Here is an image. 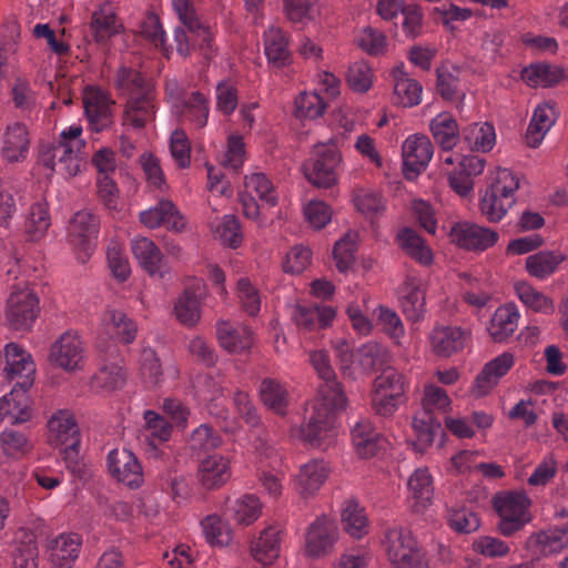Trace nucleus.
<instances>
[{"instance_id":"c756f323","label":"nucleus","mask_w":568,"mask_h":568,"mask_svg":"<svg viewBox=\"0 0 568 568\" xmlns=\"http://www.w3.org/2000/svg\"><path fill=\"white\" fill-rule=\"evenodd\" d=\"M335 311L331 306H313L297 305L295 307L293 320L295 324L306 331L316 328H326L333 322Z\"/></svg>"},{"instance_id":"412c9836","label":"nucleus","mask_w":568,"mask_h":568,"mask_svg":"<svg viewBox=\"0 0 568 568\" xmlns=\"http://www.w3.org/2000/svg\"><path fill=\"white\" fill-rule=\"evenodd\" d=\"M220 346L231 354H240L253 346V332L245 325H233L227 321L216 323Z\"/></svg>"},{"instance_id":"79ce46f5","label":"nucleus","mask_w":568,"mask_h":568,"mask_svg":"<svg viewBox=\"0 0 568 568\" xmlns=\"http://www.w3.org/2000/svg\"><path fill=\"white\" fill-rule=\"evenodd\" d=\"M565 256L551 251H541L532 254L526 260V267L530 275L544 280L555 273Z\"/></svg>"},{"instance_id":"2eb2a0df","label":"nucleus","mask_w":568,"mask_h":568,"mask_svg":"<svg viewBox=\"0 0 568 568\" xmlns=\"http://www.w3.org/2000/svg\"><path fill=\"white\" fill-rule=\"evenodd\" d=\"M7 366L4 371L14 385L31 387L34 382L36 365L32 356L16 343L6 346Z\"/></svg>"},{"instance_id":"f3484780","label":"nucleus","mask_w":568,"mask_h":568,"mask_svg":"<svg viewBox=\"0 0 568 568\" xmlns=\"http://www.w3.org/2000/svg\"><path fill=\"white\" fill-rule=\"evenodd\" d=\"M469 338V333L457 326L435 327L429 335L433 353L445 358L462 352L467 346Z\"/></svg>"},{"instance_id":"a18cd8bd","label":"nucleus","mask_w":568,"mask_h":568,"mask_svg":"<svg viewBox=\"0 0 568 568\" xmlns=\"http://www.w3.org/2000/svg\"><path fill=\"white\" fill-rule=\"evenodd\" d=\"M260 396L265 406L270 409L284 414L287 406V393L285 388L273 378H264L260 386Z\"/></svg>"},{"instance_id":"20e7f679","label":"nucleus","mask_w":568,"mask_h":568,"mask_svg":"<svg viewBox=\"0 0 568 568\" xmlns=\"http://www.w3.org/2000/svg\"><path fill=\"white\" fill-rule=\"evenodd\" d=\"M341 163L342 154L335 142L329 140L314 145L313 158L303 164V172L314 186L328 189L337 182Z\"/></svg>"},{"instance_id":"e2e57ef3","label":"nucleus","mask_w":568,"mask_h":568,"mask_svg":"<svg viewBox=\"0 0 568 568\" xmlns=\"http://www.w3.org/2000/svg\"><path fill=\"white\" fill-rule=\"evenodd\" d=\"M297 115L305 119H317L325 112V103L322 97L315 92L302 93L295 101Z\"/></svg>"},{"instance_id":"09e8293b","label":"nucleus","mask_w":568,"mask_h":568,"mask_svg":"<svg viewBox=\"0 0 568 568\" xmlns=\"http://www.w3.org/2000/svg\"><path fill=\"white\" fill-rule=\"evenodd\" d=\"M515 292L519 300L535 312L548 314L554 311L552 301L530 284L519 282L515 284Z\"/></svg>"},{"instance_id":"72a5a7b5","label":"nucleus","mask_w":568,"mask_h":568,"mask_svg":"<svg viewBox=\"0 0 568 568\" xmlns=\"http://www.w3.org/2000/svg\"><path fill=\"white\" fill-rule=\"evenodd\" d=\"M50 442L67 446L71 440L80 439V430L74 417L67 410H60L48 422Z\"/></svg>"},{"instance_id":"3c124183","label":"nucleus","mask_w":568,"mask_h":568,"mask_svg":"<svg viewBox=\"0 0 568 568\" xmlns=\"http://www.w3.org/2000/svg\"><path fill=\"white\" fill-rule=\"evenodd\" d=\"M206 541L213 546H226L232 540L229 526L216 515L206 516L201 523Z\"/></svg>"},{"instance_id":"338daca9","label":"nucleus","mask_w":568,"mask_h":568,"mask_svg":"<svg viewBox=\"0 0 568 568\" xmlns=\"http://www.w3.org/2000/svg\"><path fill=\"white\" fill-rule=\"evenodd\" d=\"M347 83L349 88L358 93H364L372 85V70L365 62H355L348 68Z\"/></svg>"},{"instance_id":"1a4fd4ad","label":"nucleus","mask_w":568,"mask_h":568,"mask_svg":"<svg viewBox=\"0 0 568 568\" xmlns=\"http://www.w3.org/2000/svg\"><path fill=\"white\" fill-rule=\"evenodd\" d=\"M449 237L458 247L475 252L487 250L497 240L496 233L490 229L468 221L455 223L449 231Z\"/></svg>"},{"instance_id":"9d476101","label":"nucleus","mask_w":568,"mask_h":568,"mask_svg":"<svg viewBox=\"0 0 568 568\" xmlns=\"http://www.w3.org/2000/svg\"><path fill=\"white\" fill-rule=\"evenodd\" d=\"M434 146L428 136L415 134L403 144L404 175L412 180L416 178L432 160Z\"/></svg>"},{"instance_id":"7ed1b4c3","label":"nucleus","mask_w":568,"mask_h":568,"mask_svg":"<svg viewBox=\"0 0 568 568\" xmlns=\"http://www.w3.org/2000/svg\"><path fill=\"white\" fill-rule=\"evenodd\" d=\"M382 544L395 568H429L423 548L409 529L402 526L387 528Z\"/></svg>"},{"instance_id":"774afa93","label":"nucleus","mask_w":568,"mask_h":568,"mask_svg":"<svg viewBox=\"0 0 568 568\" xmlns=\"http://www.w3.org/2000/svg\"><path fill=\"white\" fill-rule=\"evenodd\" d=\"M377 320L382 329L397 343L404 336L405 329L402 320L397 313L388 307L379 306L377 308Z\"/></svg>"},{"instance_id":"13d9d810","label":"nucleus","mask_w":568,"mask_h":568,"mask_svg":"<svg viewBox=\"0 0 568 568\" xmlns=\"http://www.w3.org/2000/svg\"><path fill=\"white\" fill-rule=\"evenodd\" d=\"M221 444V436L209 424L200 425L190 437V447L195 452H209L217 448Z\"/></svg>"},{"instance_id":"69168bd1","label":"nucleus","mask_w":568,"mask_h":568,"mask_svg":"<svg viewBox=\"0 0 568 568\" xmlns=\"http://www.w3.org/2000/svg\"><path fill=\"white\" fill-rule=\"evenodd\" d=\"M141 374L149 385H156L162 376V367L156 353L152 348H144L140 356Z\"/></svg>"},{"instance_id":"6e6d98bb","label":"nucleus","mask_w":568,"mask_h":568,"mask_svg":"<svg viewBox=\"0 0 568 568\" xmlns=\"http://www.w3.org/2000/svg\"><path fill=\"white\" fill-rule=\"evenodd\" d=\"M287 19L293 23H305L315 18L317 0H283Z\"/></svg>"},{"instance_id":"a878e982","label":"nucleus","mask_w":568,"mask_h":568,"mask_svg":"<svg viewBox=\"0 0 568 568\" xmlns=\"http://www.w3.org/2000/svg\"><path fill=\"white\" fill-rule=\"evenodd\" d=\"M495 129L490 123H470L460 131V150L470 152L489 151L495 142Z\"/></svg>"},{"instance_id":"0eeeda50","label":"nucleus","mask_w":568,"mask_h":568,"mask_svg":"<svg viewBox=\"0 0 568 568\" xmlns=\"http://www.w3.org/2000/svg\"><path fill=\"white\" fill-rule=\"evenodd\" d=\"M40 313L39 298L30 288L12 292L7 302L6 320L16 331H29Z\"/></svg>"},{"instance_id":"37998d69","label":"nucleus","mask_w":568,"mask_h":568,"mask_svg":"<svg viewBox=\"0 0 568 568\" xmlns=\"http://www.w3.org/2000/svg\"><path fill=\"white\" fill-rule=\"evenodd\" d=\"M562 78V71L546 63L531 64L523 71L524 81L530 87H552Z\"/></svg>"},{"instance_id":"f8f14e48","label":"nucleus","mask_w":568,"mask_h":568,"mask_svg":"<svg viewBox=\"0 0 568 568\" xmlns=\"http://www.w3.org/2000/svg\"><path fill=\"white\" fill-rule=\"evenodd\" d=\"M49 359L55 366L71 372L81 368L83 361V345L80 337L71 332L63 333L52 344Z\"/></svg>"},{"instance_id":"ea45409f","label":"nucleus","mask_w":568,"mask_h":568,"mask_svg":"<svg viewBox=\"0 0 568 568\" xmlns=\"http://www.w3.org/2000/svg\"><path fill=\"white\" fill-rule=\"evenodd\" d=\"M251 554L263 565L272 564L280 556L278 530L273 527L264 529L251 546Z\"/></svg>"},{"instance_id":"c85d7f7f","label":"nucleus","mask_w":568,"mask_h":568,"mask_svg":"<svg viewBox=\"0 0 568 568\" xmlns=\"http://www.w3.org/2000/svg\"><path fill=\"white\" fill-rule=\"evenodd\" d=\"M341 524L343 530L354 539H362L368 534L369 521L365 508L354 499L343 504Z\"/></svg>"},{"instance_id":"6ab92c4d","label":"nucleus","mask_w":568,"mask_h":568,"mask_svg":"<svg viewBox=\"0 0 568 568\" xmlns=\"http://www.w3.org/2000/svg\"><path fill=\"white\" fill-rule=\"evenodd\" d=\"M30 387L14 385L11 392L0 399V419H8L12 425L31 419V399L28 395Z\"/></svg>"},{"instance_id":"4be33fe9","label":"nucleus","mask_w":568,"mask_h":568,"mask_svg":"<svg viewBox=\"0 0 568 568\" xmlns=\"http://www.w3.org/2000/svg\"><path fill=\"white\" fill-rule=\"evenodd\" d=\"M426 292L420 280L407 276L402 288L400 306L408 321L419 322L426 308Z\"/></svg>"},{"instance_id":"473e14b6","label":"nucleus","mask_w":568,"mask_h":568,"mask_svg":"<svg viewBox=\"0 0 568 568\" xmlns=\"http://www.w3.org/2000/svg\"><path fill=\"white\" fill-rule=\"evenodd\" d=\"M355 358L362 371L371 374L378 369L384 371L390 362V354L381 343L369 341L357 348Z\"/></svg>"},{"instance_id":"423d86ee","label":"nucleus","mask_w":568,"mask_h":568,"mask_svg":"<svg viewBox=\"0 0 568 568\" xmlns=\"http://www.w3.org/2000/svg\"><path fill=\"white\" fill-rule=\"evenodd\" d=\"M172 8L178 16L181 27L196 38L199 50L205 59H211L215 53L214 33L211 27L203 22L191 0H172Z\"/></svg>"},{"instance_id":"9b49d317","label":"nucleus","mask_w":568,"mask_h":568,"mask_svg":"<svg viewBox=\"0 0 568 568\" xmlns=\"http://www.w3.org/2000/svg\"><path fill=\"white\" fill-rule=\"evenodd\" d=\"M108 468L111 475L131 488L143 483V471L135 455L125 448L113 449L108 455Z\"/></svg>"},{"instance_id":"39448f33","label":"nucleus","mask_w":568,"mask_h":568,"mask_svg":"<svg viewBox=\"0 0 568 568\" xmlns=\"http://www.w3.org/2000/svg\"><path fill=\"white\" fill-rule=\"evenodd\" d=\"M100 367L92 377L93 386L106 392L124 386L126 374L121 365L122 358L114 342L98 344Z\"/></svg>"},{"instance_id":"0e129e2a","label":"nucleus","mask_w":568,"mask_h":568,"mask_svg":"<svg viewBox=\"0 0 568 568\" xmlns=\"http://www.w3.org/2000/svg\"><path fill=\"white\" fill-rule=\"evenodd\" d=\"M184 108L185 115L194 122L197 128L205 126L209 116V105L206 98L201 92H192Z\"/></svg>"},{"instance_id":"2f4dec72","label":"nucleus","mask_w":568,"mask_h":568,"mask_svg":"<svg viewBox=\"0 0 568 568\" xmlns=\"http://www.w3.org/2000/svg\"><path fill=\"white\" fill-rule=\"evenodd\" d=\"M435 142L444 150L450 151L459 144L460 132L454 116L448 112L437 114L429 123Z\"/></svg>"},{"instance_id":"aec40b11","label":"nucleus","mask_w":568,"mask_h":568,"mask_svg":"<svg viewBox=\"0 0 568 568\" xmlns=\"http://www.w3.org/2000/svg\"><path fill=\"white\" fill-rule=\"evenodd\" d=\"M351 435L354 448L361 458L374 457L387 444L368 418H361L356 422L352 427Z\"/></svg>"},{"instance_id":"5701e85b","label":"nucleus","mask_w":568,"mask_h":568,"mask_svg":"<svg viewBox=\"0 0 568 568\" xmlns=\"http://www.w3.org/2000/svg\"><path fill=\"white\" fill-rule=\"evenodd\" d=\"M264 52L273 68L282 69L292 63L288 37L280 27L271 26L263 34Z\"/></svg>"},{"instance_id":"6e6552de","label":"nucleus","mask_w":568,"mask_h":568,"mask_svg":"<svg viewBox=\"0 0 568 568\" xmlns=\"http://www.w3.org/2000/svg\"><path fill=\"white\" fill-rule=\"evenodd\" d=\"M529 521V499L524 493L499 495V535L513 536Z\"/></svg>"},{"instance_id":"603ef678","label":"nucleus","mask_w":568,"mask_h":568,"mask_svg":"<svg viewBox=\"0 0 568 568\" xmlns=\"http://www.w3.org/2000/svg\"><path fill=\"white\" fill-rule=\"evenodd\" d=\"M109 331L124 344H130L136 336V326L131 318L122 311L113 310L109 312Z\"/></svg>"},{"instance_id":"4c0bfd02","label":"nucleus","mask_w":568,"mask_h":568,"mask_svg":"<svg viewBox=\"0 0 568 568\" xmlns=\"http://www.w3.org/2000/svg\"><path fill=\"white\" fill-rule=\"evenodd\" d=\"M400 247L413 260L422 265L433 262V253L425 240L410 227H404L397 235Z\"/></svg>"},{"instance_id":"5fc2aeb1","label":"nucleus","mask_w":568,"mask_h":568,"mask_svg":"<svg viewBox=\"0 0 568 568\" xmlns=\"http://www.w3.org/2000/svg\"><path fill=\"white\" fill-rule=\"evenodd\" d=\"M214 233L224 245L232 248H236L242 244L243 233L241 223L235 215H224Z\"/></svg>"},{"instance_id":"4d7b16f0","label":"nucleus","mask_w":568,"mask_h":568,"mask_svg":"<svg viewBox=\"0 0 568 568\" xmlns=\"http://www.w3.org/2000/svg\"><path fill=\"white\" fill-rule=\"evenodd\" d=\"M50 224L51 222L47 204H33L30 209L27 224V233L29 234L30 240L37 241L42 237Z\"/></svg>"},{"instance_id":"f03ea898","label":"nucleus","mask_w":568,"mask_h":568,"mask_svg":"<svg viewBox=\"0 0 568 568\" xmlns=\"http://www.w3.org/2000/svg\"><path fill=\"white\" fill-rule=\"evenodd\" d=\"M115 83L121 94L129 97L125 121L135 129H143L155 114L151 80L138 69L121 65L116 71Z\"/></svg>"},{"instance_id":"bb28decb","label":"nucleus","mask_w":568,"mask_h":568,"mask_svg":"<svg viewBox=\"0 0 568 568\" xmlns=\"http://www.w3.org/2000/svg\"><path fill=\"white\" fill-rule=\"evenodd\" d=\"M413 428L417 437L414 447L420 453L432 446L436 438L442 439L445 436L442 423L429 412L417 414L413 419Z\"/></svg>"},{"instance_id":"f257e3e1","label":"nucleus","mask_w":568,"mask_h":568,"mask_svg":"<svg viewBox=\"0 0 568 568\" xmlns=\"http://www.w3.org/2000/svg\"><path fill=\"white\" fill-rule=\"evenodd\" d=\"M310 361L323 383L311 410H306L302 436L311 446L325 450L336 435L334 430L338 414L345 410L348 399L343 385L336 381L329 356L325 351H314Z\"/></svg>"},{"instance_id":"de8ad7c7","label":"nucleus","mask_w":568,"mask_h":568,"mask_svg":"<svg viewBox=\"0 0 568 568\" xmlns=\"http://www.w3.org/2000/svg\"><path fill=\"white\" fill-rule=\"evenodd\" d=\"M356 240V233L347 232L334 245L333 256L336 267L341 273L347 272L355 263V253L357 251Z\"/></svg>"},{"instance_id":"680f3d73","label":"nucleus","mask_w":568,"mask_h":568,"mask_svg":"<svg viewBox=\"0 0 568 568\" xmlns=\"http://www.w3.org/2000/svg\"><path fill=\"white\" fill-rule=\"evenodd\" d=\"M141 33L155 47L161 48L169 55L172 47L166 45L165 31L158 14L149 13L141 24Z\"/></svg>"},{"instance_id":"bf43d9fd","label":"nucleus","mask_w":568,"mask_h":568,"mask_svg":"<svg viewBox=\"0 0 568 568\" xmlns=\"http://www.w3.org/2000/svg\"><path fill=\"white\" fill-rule=\"evenodd\" d=\"M497 378V357L490 359L480 373L476 376L471 387L469 388V394L474 398H481L489 394L495 385V381Z\"/></svg>"},{"instance_id":"b1692460","label":"nucleus","mask_w":568,"mask_h":568,"mask_svg":"<svg viewBox=\"0 0 568 568\" xmlns=\"http://www.w3.org/2000/svg\"><path fill=\"white\" fill-rule=\"evenodd\" d=\"M555 122L556 111L552 104L545 102L537 105L525 134L526 145L531 149L538 148Z\"/></svg>"},{"instance_id":"c03bdc74","label":"nucleus","mask_w":568,"mask_h":568,"mask_svg":"<svg viewBox=\"0 0 568 568\" xmlns=\"http://www.w3.org/2000/svg\"><path fill=\"white\" fill-rule=\"evenodd\" d=\"M262 505L256 496L246 495L227 508L230 517L240 525H250L261 515Z\"/></svg>"},{"instance_id":"dca6fc26","label":"nucleus","mask_w":568,"mask_h":568,"mask_svg":"<svg viewBox=\"0 0 568 568\" xmlns=\"http://www.w3.org/2000/svg\"><path fill=\"white\" fill-rule=\"evenodd\" d=\"M132 252L140 266L152 277L164 278L170 273L161 250L148 237H138L132 241Z\"/></svg>"},{"instance_id":"cd10ccee","label":"nucleus","mask_w":568,"mask_h":568,"mask_svg":"<svg viewBox=\"0 0 568 568\" xmlns=\"http://www.w3.org/2000/svg\"><path fill=\"white\" fill-rule=\"evenodd\" d=\"M394 77V103L412 108L420 103L422 84L407 77L404 65H397L393 69Z\"/></svg>"},{"instance_id":"052dcab7","label":"nucleus","mask_w":568,"mask_h":568,"mask_svg":"<svg viewBox=\"0 0 568 568\" xmlns=\"http://www.w3.org/2000/svg\"><path fill=\"white\" fill-rule=\"evenodd\" d=\"M519 184V174L509 169L499 168V191L501 192L503 200L507 201V207L499 203V221L507 213L508 207L515 203L513 195L518 190Z\"/></svg>"},{"instance_id":"e433bc0d","label":"nucleus","mask_w":568,"mask_h":568,"mask_svg":"<svg viewBox=\"0 0 568 568\" xmlns=\"http://www.w3.org/2000/svg\"><path fill=\"white\" fill-rule=\"evenodd\" d=\"M539 552L549 556L568 547V524L550 527L531 537Z\"/></svg>"},{"instance_id":"ddd939ff","label":"nucleus","mask_w":568,"mask_h":568,"mask_svg":"<svg viewBox=\"0 0 568 568\" xmlns=\"http://www.w3.org/2000/svg\"><path fill=\"white\" fill-rule=\"evenodd\" d=\"M338 538V528L333 519L317 518L306 535V552L311 557H321L332 552Z\"/></svg>"},{"instance_id":"a211bd4d","label":"nucleus","mask_w":568,"mask_h":568,"mask_svg":"<svg viewBox=\"0 0 568 568\" xmlns=\"http://www.w3.org/2000/svg\"><path fill=\"white\" fill-rule=\"evenodd\" d=\"M100 232V217L90 210L74 213L69 224V236L75 246L90 250Z\"/></svg>"},{"instance_id":"c9c22d12","label":"nucleus","mask_w":568,"mask_h":568,"mask_svg":"<svg viewBox=\"0 0 568 568\" xmlns=\"http://www.w3.org/2000/svg\"><path fill=\"white\" fill-rule=\"evenodd\" d=\"M408 488L415 499L414 510L419 513L430 505L434 496L433 478L427 468L416 469L408 480Z\"/></svg>"},{"instance_id":"864d4df0","label":"nucleus","mask_w":568,"mask_h":568,"mask_svg":"<svg viewBox=\"0 0 568 568\" xmlns=\"http://www.w3.org/2000/svg\"><path fill=\"white\" fill-rule=\"evenodd\" d=\"M375 390L384 392L398 399H403L405 395V378L403 374L396 369L386 367L383 373L374 382Z\"/></svg>"},{"instance_id":"49530a36","label":"nucleus","mask_w":568,"mask_h":568,"mask_svg":"<svg viewBox=\"0 0 568 568\" xmlns=\"http://www.w3.org/2000/svg\"><path fill=\"white\" fill-rule=\"evenodd\" d=\"M80 144V142L58 141L53 143H42L39 146L38 161L40 164L54 171L60 165V161L69 153H72V148Z\"/></svg>"},{"instance_id":"7c9ffc66","label":"nucleus","mask_w":568,"mask_h":568,"mask_svg":"<svg viewBox=\"0 0 568 568\" xmlns=\"http://www.w3.org/2000/svg\"><path fill=\"white\" fill-rule=\"evenodd\" d=\"M28 150L29 138L27 126L19 122L8 125L1 149L2 158L8 162H19L26 158Z\"/></svg>"},{"instance_id":"f704fd0d","label":"nucleus","mask_w":568,"mask_h":568,"mask_svg":"<svg viewBox=\"0 0 568 568\" xmlns=\"http://www.w3.org/2000/svg\"><path fill=\"white\" fill-rule=\"evenodd\" d=\"M81 541L78 535H61L52 541L51 561L57 568H72L79 556Z\"/></svg>"},{"instance_id":"8fccbe9b","label":"nucleus","mask_w":568,"mask_h":568,"mask_svg":"<svg viewBox=\"0 0 568 568\" xmlns=\"http://www.w3.org/2000/svg\"><path fill=\"white\" fill-rule=\"evenodd\" d=\"M244 186L246 193H255L260 201L273 207L277 204L278 197L275 193L273 183L264 173H253L245 176Z\"/></svg>"},{"instance_id":"a19ab883","label":"nucleus","mask_w":568,"mask_h":568,"mask_svg":"<svg viewBox=\"0 0 568 568\" xmlns=\"http://www.w3.org/2000/svg\"><path fill=\"white\" fill-rule=\"evenodd\" d=\"M327 478V468L323 462L312 460L303 465L297 475L302 495H310L320 489Z\"/></svg>"},{"instance_id":"393cba45","label":"nucleus","mask_w":568,"mask_h":568,"mask_svg":"<svg viewBox=\"0 0 568 568\" xmlns=\"http://www.w3.org/2000/svg\"><path fill=\"white\" fill-rule=\"evenodd\" d=\"M231 477L229 460L221 455H211L199 465L197 478L205 489H216Z\"/></svg>"},{"instance_id":"4468645a","label":"nucleus","mask_w":568,"mask_h":568,"mask_svg":"<svg viewBox=\"0 0 568 568\" xmlns=\"http://www.w3.org/2000/svg\"><path fill=\"white\" fill-rule=\"evenodd\" d=\"M114 104L108 94L93 87L84 91L83 105L88 121L95 132H101L112 124L111 108Z\"/></svg>"},{"instance_id":"58836bf2","label":"nucleus","mask_w":568,"mask_h":568,"mask_svg":"<svg viewBox=\"0 0 568 568\" xmlns=\"http://www.w3.org/2000/svg\"><path fill=\"white\" fill-rule=\"evenodd\" d=\"M174 313L181 324L195 326L201 318V301L192 287H186L178 297Z\"/></svg>"}]
</instances>
